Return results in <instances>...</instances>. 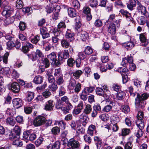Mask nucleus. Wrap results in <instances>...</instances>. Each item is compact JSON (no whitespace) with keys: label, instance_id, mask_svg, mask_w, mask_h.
I'll return each instance as SVG.
<instances>
[{"label":"nucleus","instance_id":"c85d7f7f","mask_svg":"<svg viewBox=\"0 0 149 149\" xmlns=\"http://www.w3.org/2000/svg\"><path fill=\"white\" fill-rule=\"evenodd\" d=\"M45 136H40L35 141V144L36 146L38 147L40 146L42 143L43 141H45Z\"/></svg>","mask_w":149,"mask_h":149},{"label":"nucleus","instance_id":"f257e3e1","mask_svg":"<svg viewBox=\"0 0 149 149\" xmlns=\"http://www.w3.org/2000/svg\"><path fill=\"white\" fill-rule=\"evenodd\" d=\"M149 97V94L147 93H144L141 95L139 93L137 94V97L135 98V105L137 108L143 107L145 105V101Z\"/></svg>","mask_w":149,"mask_h":149},{"label":"nucleus","instance_id":"c9c22d12","mask_svg":"<svg viewBox=\"0 0 149 149\" xmlns=\"http://www.w3.org/2000/svg\"><path fill=\"white\" fill-rule=\"evenodd\" d=\"M14 40L8 41L6 43L7 48L9 50L11 49L13 47H14L15 43H14Z\"/></svg>","mask_w":149,"mask_h":149},{"label":"nucleus","instance_id":"f704fd0d","mask_svg":"<svg viewBox=\"0 0 149 149\" xmlns=\"http://www.w3.org/2000/svg\"><path fill=\"white\" fill-rule=\"evenodd\" d=\"M47 75L49 82L51 83H54L55 81V78L52 75L51 73L48 72L47 74Z\"/></svg>","mask_w":149,"mask_h":149},{"label":"nucleus","instance_id":"ddd939ff","mask_svg":"<svg viewBox=\"0 0 149 149\" xmlns=\"http://www.w3.org/2000/svg\"><path fill=\"white\" fill-rule=\"evenodd\" d=\"M116 27L114 24L111 23L109 24L108 27L107 31L111 35H114L116 32Z\"/></svg>","mask_w":149,"mask_h":149},{"label":"nucleus","instance_id":"69168bd1","mask_svg":"<svg viewBox=\"0 0 149 149\" xmlns=\"http://www.w3.org/2000/svg\"><path fill=\"white\" fill-rule=\"evenodd\" d=\"M51 95V93L48 90H46L44 91L42 93L43 97L46 98H47L50 96Z\"/></svg>","mask_w":149,"mask_h":149},{"label":"nucleus","instance_id":"bb28decb","mask_svg":"<svg viewBox=\"0 0 149 149\" xmlns=\"http://www.w3.org/2000/svg\"><path fill=\"white\" fill-rule=\"evenodd\" d=\"M43 81L42 77L40 75H38L36 76L33 80V82L36 84H41Z\"/></svg>","mask_w":149,"mask_h":149},{"label":"nucleus","instance_id":"72a5a7b5","mask_svg":"<svg viewBox=\"0 0 149 149\" xmlns=\"http://www.w3.org/2000/svg\"><path fill=\"white\" fill-rule=\"evenodd\" d=\"M6 123L7 125L13 126L15 123L14 119L12 117H9L6 120Z\"/></svg>","mask_w":149,"mask_h":149},{"label":"nucleus","instance_id":"864d4df0","mask_svg":"<svg viewBox=\"0 0 149 149\" xmlns=\"http://www.w3.org/2000/svg\"><path fill=\"white\" fill-rule=\"evenodd\" d=\"M146 20L144 17L141 16L138 19V22L139 24L143 25L146 24Z\"/></svg>","mask_w":149,"mask_h":149},{"label":"nucleus","instance_id":"338daca9","mask_svg":"<svg viewBox=\"0 0 149 149\" xmlns=\"http://www.w3.org/2000/svg\"><path fill=\"white\" fill-rule=\"evenodd\" d=\"M43 63L45 68L49 67L50 65L49 61L47 58H45L42 61Z\"/></svg>","mask_w":149,"mask_h":149},{"label":"nucleus","instance_id":"13d9d810","mask_svg":"<svg viewBox=\"0 0 149 149\" xmlns=\"http://www.w3.org/2000/svg\"><path fill=\"white\" fill-rule=\"evenodd\" d=\"M22 11L25 13H28L29 14H31L33 12L32 8L29 7L23 8Z\"/></svg>","mask_w":149,"mask_h":149},{"label":"nucleus","instance_id":"0e129e2a","mask_svg":"<svg viewBox=\"0 0 149 149\" xmlns=\"http://www.w3.org/2000/svg\"><path fill=\"white\" fill-rule=\"evenodd\" d=\"M143 132L142 130H138L134 133V134L136 136L139 138L143 136Z\"/></svg>","mask_w":149,"mask_h":149},{"label":"nucleus","instance_id":"a18cd8bd","mask_svg":"<svg viewBox=\"0 0 149 149\" xmlns=\"http://www.w3.org/2000/svg\"><path fill=\"white\" fill-rule=\"evenodd\" d=\"M8 55L9 53L8 52L6 53L3 57L0 55V61H1L3 59V62L6 63L7 62V59Z\"/></svg>","mask_w":149,"mask_h":149},{"label":"nucleus","instance_id":"bf43d9fd","mask_svg":"<svg viewBox=\"0 0 149 149\" xmlns=\"http://www.w3.org/2000/svg\"><path fill=\"white\" fill-rule=\"evenodd\" d=\"M19 28L20 31H24L26 28V24L24 22H20L19 25Z\"/></svg>","mask_w":149,"mask_h":149},{"label":"nucleus","instance_id":"09e8293b","mask_svg":"<svg viewBox=\"0 0 149 149\" xmlns=\"http://www.w3.org/2000/svg\"><path fill=\"white\" fill-rule=\"evenodd\" d=\"M65 89L63 86H61L59 88L58 91L59 96H61L64 95L65 93Z\"/></svg>","mask_w":149,"mask_h":149},{"label":"nucleus","instance_id":"1a4fd4ad","mask_svg":"<svg viewBox=\"0 0 149 149\" xmlns=\"http://www.w3.org/2000/svg\"><path fill=\"white\" fill-rule=\"evenodd\" d=\"M91 9L88 7H84L83 9V12L85 14L87 15V19L88 21L91 20L92 18V16L91 15Z\"/></svg>","mask_w":149,"mask_h":149},{"label":"nucleus","instance_id":"9d476101","mask_svg":"<svg viewBox=\"0 0 149 149\" xmlns=\"http://www.w3.org/2000/svg\"><path fill=\"white\" fill-rule=\"evenodd\" d=\"M101 110L100 105L97 104L94 105L93 107V110L91 113V116L93 118L96 117L97 115L98 112L100 111Z\"/></svg>","mask_w":149,"mask_h":149},{"label":"nucleus","instance_id":"6ab92c4d","mask_svg":"<svg viewBox=\"0 0 149 149\" xmlns=\"http://www.w3.org/2000/svg\"><path fill=\"white\" fill-rule=\"evenodd\" d=\"M130 141L127 142L125 145L124 146V149H132L133 147V138L130 137L129 139Z\"/></svg>","mask_w":149,"mask_h":149},{"label":"nucleus","instance_id":"412c9836","mask_svg":"<svg viewBox=\"0 0 149 149\" xmlns=\"http://www.w3.org/2000/svg\"><path fill=\"white\" fill-rule=\"evenodd\" d=\"M79 35L80 36L81 39L84 41L88 37V33L85 31L81 30L80 31L78 32Z\"/></svg>","mask_w":149,"mask_h":149},{"label":"nucleus","instance_id":"680f3d73","mask_svg":"<svg viewBox=\"0 0 149 149\" xmlns=\"http://www.w3.org/2000/svg\"><path fill=\"white\" fill-rule=\"evenodd\" d=\"M74 92L76 93H78L80 91L81 88V84L80 83H78L74 86Z\"/></svg>","mask_w":149,"mask_h":149},{"label":"nucleus","instance_id":"3c124183","mask_svg":"<svg viewBox=\"0 0 149 149\" xmlns=\"http://www.w3.org/2000/svg\"><path fill=\"white\" fill-rule=\"evenodd\" d=\"M61 143L60 141H57L52 144V148L53 149H59Z\"/></svg>","mask_w":149,"mask_h":149},{"label":"nucleus","instance_id":"f8f14e48","mask_svg":"<svg viewBox=\"0 0 149 149\" xmlns=\"http://www.w3.org/2000/svg\"><path fill=\"white\" fill-rule=\"evenodd\" d=\"M122 45L123 47L126 48L127 50H130L134 47L135 44L133 42L130 41L123 43Z\"/></svg>","mask_w":149,"mask_h":149},{"label":"nucleus","instance_id":"052dcab7","mask_svg":"<svg viewBox=\"0 0 149 149\" xmlns=\"http://www.w3.org/2000/svg\"><path fill=\"white\" fill-rule=\"evenodd\" d=\"M122 111L125 113H128L130 109L129 107L127 105H122L121 106Z\"/></svg>","mask_w":149,"mask_h":149},{"label":"nucleus","instance_id":"aec40b11","mask_svg":"<svg viewBox=\"0 0 149 149\" xmlns=\"http://www.w3.org/2000/svg\"><path fill=\"white\" fill-rule=\"evenodd\" d=\"M5 135L8 139L11 140H14L16 138V136L13 135L12 131L10 130H7L6 131Z\"/></svg>","mask_w":149,"mask_h":149},{"label":"nucleus","instance_id":"4c0bfd02","mask_svg":"<svg viewBox=\"0 0 149 149\" xmlns=\"http://www.w3.org/2000/svg\"><path fill=\"white\" fill-rule=\"evenodd\" d=\"M64 105V104L60 100V99H59L57 100L56 103L55 107L57 109H60Z\"/></svg>","mask_w":149,"mask_h":149},{"label":"nucleus","instance_id":"6e6d98bb","mask_svg":"<svg viewBox=\"0 0 149 149\" xmlns=\"http://www.w3.org/2000/svg\"><path fill=\"white\" fill-rule=\"evenodd\" d=\"M85 54L90 55L93 52V50L92 48L88 46L86 47L84 50Z\"/></svg>","mask_w":149,"mask_h":149},{"label":"nucleus","instance_id":"e2e57ef3","mask_svg":"<svg viewBox=\"0 0 149 149\" xmlns=\"http://www.w3.org/2000/svg\"><path fill=\"white\" fill-rule=\"evenodd\" d=\"M40 38L39 36L37 35L35 36L34 38L31 39V42L33 43L36 44L40 40Z\"/></svg>","mask_w":149,"mask_h":149},{"label":"nucleus","instance_id":"de8ad7c7","mask_svg":"<svg viewBox=\"0 0 149 149\" xmlns=\"http://www.w3.org/2000/svg\"><path fill=\"white\" fill-rule=\"evenodd\" d=\"M24 4L22 1L21 0H17L16 2V6L18 9H21L23 6Z\"/></svg>","mask_w":149,"mask_h":149},{"label":"nucleus","instance_id":"7c9ffc66","mask_svg":"<svg viewBox=\"0 0 149 149\" xmlns=\"http://www.w3.org/2000/svg\"><path fill=\"white\" fill-rule=\"evenodd\" d=\"M83 73L82 71L81 70H78L73 72V75L74 78L76 79L79 78L80 76Z\"/></svg>","mask_w":149,"mask_h":149},{"label":"nucleus","instance_id":"c756f323","mask_svg":"<svg viewBox=\"0 0 149 149\" xmlns=\"http://www.w3.org/2000/svg\"><path fill=\"white\" fill-rule=\"evenodd\" d=\"M74 36V34L72 32L69 30H67L65 36L66 38L70 39V40L71 41L73 39Z\"/></svg>","mask_w":149,"mask_h":149},{"label":"nucleus","instance_id":"473e14b6","mask_svg":"<svg viewBox=\"0 0 149 149\" xmlns=\"http://www.w3.org/2000/svg\"><path fill=\"white\" fill-rule=\"evenodd\" d=\"M137 126L140 130H142L144 127V124L143 120H137L136 122Z\"/></svg>","mask_w":149,"mask_h":149},{"label":"nucleus","instance_id":"58836bf2","mask_svg":"<svg viewBox=\"0 0 149 149\" xmlns=\"http://www.w3.org/2000/svg\"><path fill=\"white\" fill-rule=\"evenodd\" d=\"M61 70L59 69H55L54 72V76L56 78L62 76Z\"/></svg>","mask_w":149,"mask_h":149},{"label":"nucleus","instance_id":"37998d69","mask_svg":"<svg viewBox=\"0 0 149 149\" xmlns=\"http://www.w3.org/2000/svg\"><path fill=\"white\" fill-rule=\"evenodd\" d=\"M76 129L77 133L79 134L80 133L82 134L84 133L85 129L80 125H79L78 124H77Z\"/></svg>","mask_w":149,"mask_h":149},{"label":"nucleus","instance_id":"39448f33","mask_svg":"<svg viewBox=\"0 0 149 149\" xmlns=\"http://www.w3.org/2000/svg\"><path fill=\"white\" fill-rule=\"evenodd\" d=\"M58 59L60 60H63V59H66L69 57L68 50L65 49L63 51V54L61 52H60L58 54Z\"/></svg>","mask_w":149,"mask_h":149},{"label":"nucleus","instance_id":"f3484780","mask_svg":"<svg viewBox=\"0 0 149 149\" xmlns=\"http://www.w3.org/2000/svg\"><path fill=\"white\" fill-rule=\"evenodd\" d=\"M68 13L69 15L72 17H74L78 15L77 12L72 8H70L68 9Z\"/></svg>","mask_w":149,"mask_h":149},{"label":"nucleus","instance_id":"dca6fc26","mask_svg":"<svg viewBox=\"0 0 149 149\" xmlns=\"http://www.w3.org/2000/svg\"><path fill=\"white\" fill-rule=\"evenodd\" d=\"M136 2L135 0H129L127 3V6L129 10H132L134 9L136 5Z\"/></svg>","mask_w":149,"mask_h":149},{"label":"nucleus","instance_id":"4468645a","mask_svg":"<svg viewBox=\"0 0 149 149\" xmlns=\"http://www.w3.org/2000/svg\"><path fill=\"white\" fill-rule=\"evenodd\" d=\"M11 89L13 92L17 93L20 90V86L17 83L14 82L11 85Z\"/></svg>","mask_w":149,"mask_h":149},{"label":"nucleus","instance_id":"b1692460","mask_svg":"<svg viewBox=\"0 0 149 149\" xmlns=\"http://www.w3.org/2000/svg\"><path fill=\"white\" fill-rule=\"evenodd\" d=\"M92 110V106L89 104H87L83 112L86 114H88L90 113Z\"/></svg>","mask_w":149,"mask_h":149},{"label":"nucleus","instance_id":"4be33fe9","mask_svg":"<svg viewBox=\"0 0 149 149\" xmlns=\"http://www.w3.org/2000/svg\"><path fill=\"white\" fill-rule=\"evenodd\" d=\"M80 98L83 101H86L88 98V94L85 89H84L79 94Z\"/></svg>","mask_w":149,"mask_h":149},{"label":"nucleus","instance_id":"5701e85b","mask_svg":"<svg viewBox=\"0 0 149 149\" xmlns=\"http://www.w3.org/2000/svg\"><path fill=\"white\" fill-rule=\"evenodd\" d=\"M56 124L58 125L62 130H64L65 129L66 123L63 120L56 121Z\"/></svg>","mask_w":149,"mask_h":149},{"label":"nucleus","instance_id":"0eeeda50","mask_svg":"<svg viewBox=\"0 0 149 149\" xmlns=\"http://www.w3.org/2000/svg\"><path fill=\"white\" fill-rule=\"evenodd\" d=\"M67 146L68 147H70L73 149L78 148L79 146V144L77 141L74 140L73 139H71L68 142Z\"/></svg>","mask_w":149,"mask_h":149},{"label":"nucleus","instance_id":"a878e982","mask_svg":"<svg viewBox=\"0 0 149 149\" xmlns=\"http://www.w3.org/2000/svg\"><path fill=\"white\" fill-rule=\"evenodd\" d=\"M120 121L119 117L115 114H113L111 117V122L113 124L117 123Z\"/></svg>","mask_w":149,"mask_h":149},{"label":"nucleus","instance_id":"774afa93","mask_svg":"<svg viewBox=\"0 0 149 149\" xmlns=\"http://www.w3.org/2000/svg\"><path fill=\"white\" fill-rule=\"evenodd\" d=\"M47 57L51 60L54 61L56 58V55L54 52H52L47 56Z\"/></svg>","mask_w":149,"mask_h":149},{"label":"nucleus","instance_id":"20e7f679","mask_svg":"<svg viewBox=\"0 0 149 149\" xmlns=\"http://www.w3.org/2000/svg\"><path fill=\"white\" fill-rule=\"evenodd\" d=\"M31 56V59L33 61L36 60L38 58H42L43 57V54L42 52L39 49H37L36 52L32 53Z\"/></svg>","mask_w":149,"mask_h":149},{"label":"nucleus","instance_id":"79ce46f5","mask_svg":"<svg viewBox=\"0 0 149 149\" xmlns=\"http://www.w3.org/2000/svg\"><path fill=\"white\" fill-rule=\"evenodd\" d=\"M130 132V130L129 129L126 128H123L121 131V135L123 136L128 135Z\"/></svg>","mask_w":149,"mask_h":149},{"label":"nucleus","instance_id":"393cba45","mask_svg":"<svg viewBox=\"0 0 149 149\" xmlns=\"http://www.w3.org/2000/svg\"><path fill=\"white\" fill-rule=\"evenodd\" d=\"M96 129V127L93 125H91L89 126L88 130L87 133L91 136L93 135L94 131Z\"/></svg>","mask_w":149,"mask_h":149},{"label":"nucleus","instance_id":"7ed1b4c3","mask_svg":"<svg viewBox=\"0 0 149 149\" xmlns=\"http://www.w3.org/2000/svg\"><path fill=\"white\" fill-rule=\"evenodd\" d=\"M46 118L42 116H39L35 118L33 121V125L36 127L43 125L45 123Z\"/></svg>","mask_w":149,"mask_h":149},{"label":"nucleus","instance_id":"5fc2aeb1","mask_svg":"<svg viewBox=\"0 0 149 149\" xmlns=\"http://www.w3.org/2000/svg\"><path fill=\"white\" fill-rule=\"evenodd\" d=\"M34 94L32 92H29L27 93V98L28 101H31L33 98Z\"/></svg>","mask_w":149,"mask_h":149},{"label":"nucleus","instance_id":"f03ea898","mask_svg":"<svg viewBox=\"0 0 149 149\" xmlns=\"http://www.w3.org/2000/svg\"><path fill=\"white\" fill-rule=\"evenodd\" d=\"M137 8L138 12L141 14L145 16L146 18L149 17V14L146 9V7L142 5L141 3L138 0L137 1Z\"/></svg>","mask_w":149,"mask_h":149},{"label":"nucleus","instance_id":"9b49d317","mask_svg":"<svg viewBox=\"0 0 149 149\" xmlns=\"http://www.w3.org/2000/svg\"><path fill=\"white\" fill-rule=\"evenodd\" d=\"M139 39L141 42V45L143 46H146L148 44V41L143 33H141L139 35Z\"/></svg>","mask_w":149,"mask_h":149},{"label":"nucleus","instance_id":"ea45409f","mask_svg":"<svg viewBox=\"0 0 149 149\" xmlns=\"http://www.w3.org/2000/svg\"><path fill=\"white\" fill-rule=\"evenodd\" d=\"M52 84L49 85L48 90L51 91L55 92L57 89L58 86L57 85L54 83Z\"/></svg>","mask_w":149,"mask_h":149},{"label":"nucleus","instance_id":"8fccbe9b","mask_svg":"<svg viewBox=\"0 0 149 149\" xmlns=\"http://www.w3.org/2000/svg\"><path fill=\"white\" fill-rule=\"evenodd\" d=\"M74 60L72 58H68L67 60V65L70 67H72L74 66Z\"/></svg>","mask_w":149,"mask_h":149},{"label":"nucleus","instance_id":"e433bc0d","mask_svg":"<svg viewBox=\"0 0 149 149\" xmlns=\"http://www.w3.org/2000/svg\"><path fill=\"white\" fill-rule=\"evenodd\" d=\"M95 91L97 95L103 96L104 97H105L104 92L102 88L99 87L97 88Z\"/></svg>","mask_w":149,"mask_h":149},{"label":"nucleus","instance_id":"cd10ccee","mask_svg":"<svg viewBox=\"0 0 149 149\" xmlns=\"http://www.w3.org/2000/svg\"><path fill=\"white\" fill-rule=\"evenodd\" d=\"M14 21V18L13 17H6L4 22L6 25H9L13 23Z\"/></svg>","mask_w":149,"mask_h":149},{"label":"nucleus","instance_id":"2eb2a0df","mask_svg":"<svg viewBox=\"0 0 149 149\" xmlns=\"http://www.w3.org/2000/svg\"><path fill=\"white\" fill-rule=\"evenodd\" d=\"M40 33L43 39H45L49 37V34L47 32V29L45 27L40 28Z\"/></svg>","mask_w":149,"mask_h":149},{"label":"nucleus","instance_id":"a211bd4d","mask_svg":"<svg viewBox=\"0 0 149 149\" xmlns=\"http://www.w3.org/2000/svg\"><path fill=\"white\" fill-rule=\"evenodd\" d=\"M119 12L121 14L123 15L124 17H125L127 18L128 21L132 20V18L129 16V15H130V14L126 10H125L123 9H121L120 10Z\"/></svg>","mask_w":149,"mask_h":149},{"label":"nucleus","instance_id":"4d7b16f0","mask_svg":"<svg viewBox=\"0 0 149 149\" xmlns=\"http://www.w3.org/2000/svg\"><path fill=\"white\" fill-rule=\"evenodd\" d=\"M17 139L15 140H13L14 141H13V144L17 146H21L22 145V141L18 140V138L16 137Z\"/></svg>","mask_w":149,"mask_h":149},{"label":"nucleus","instance_id":"a19ab883","mask_svg":"<svg viewBox=\"0 0 149 149\" xmlns=\"http://www.w3.org/2000/svg\"><path fill=\"white\" fill-rule=\"evenodd\" d=\"M98 4L97 0H90L89 1V5L92 7H96Z\"/></svg>","mask_w":149,"mask_h":149},{"label":"nucleus","instance_id":"423d86ee","mask_svg":"<svg viewBox=\"0 0 149 149\" xmlns=\"http://www.w3.org/2000/svg\"><path fill=\"white\" fill-rule=\"evenodd\" d=\"M54 105L55 104L53 100H49L46 103L44 109L46 111H51L53 110Z\"/></svg>","mask_w":149,"mask_h":149},{"label":"nucleus","instance_id":"c03bdc74","mask_svg":"<svg viewBox=\"0 0 149 149\" xmlns=\"http://www.w3.org/2000/svg\"><path fill=\"white\" fill-rule=\"evenodd\" d=\"M72 5L74 8L79 10L80 6V4L78 1L77 0H74L72 3Z\"/></svg>","mask_w":149,"mask_h":149},{"label":"nucleus","instance_id":"2f4dec72","mask_svg":"<svg viewBox=\"0 0 149 149\" xmlns=\"http://www.w3.org/2000/svg\"><path fill=\"white\" fill-rule=\"evenodd\" d=\"M61 43L62 46L65 49L68 48L70 46L69 42L65 39H63L61 41Z\"/></svg>","mask_w":149,"mask_h":149},{"label":"nucleus","instance_id":"49530a36","mask_svg":"<svg viewBox=\"0 0 149 149\" xmlns=\"http://www.w3.org/2000/svg\"><path fill=\"white\" fill-rule=\"evenodd\" d=\"M64 82L63 75L56 78V82L58 85L63 84Z\"/></svg>","mask_w":149,"mask_h":149},{"label":"nucleus","instance_id":"603ef678","mask_svg":"<svg viewBox=\"0 0 149 149\" xmlns=\"http://www.w3.org/2000/svg\"><path fill=\"white\" fill-rule=\"evenodd\" d=\"M51 132L53 134L57 135L60 132V129L58 127H53L51 130Z\"/></svg>","mask_w":149,"mask_h":149},{"label":"nucleus","instance_id":"6e6552de","mask_svg":"<svg viewBox=\"0 0 149 149\" xmlns=\"http://www.w3.org/2000/svg\"><path fill=\"white\" fill-rule=\"evenodd\" d=\"M13 107L16 109L19 108L23 105L22 100L18 98L13 99Z\"/></svg>","mask_w":149,"mask_h":149}]
</instances>
